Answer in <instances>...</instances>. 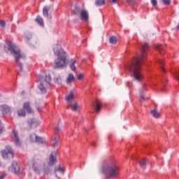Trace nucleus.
Listing matches in <instances>:
<instances>
[{"instance_id": "1", "label": "nucleus", "mask_w": 179, "mask_h": 179, "mask_svg": "<svg viewBox=\"0 0 179 179\" xmlns=\"http://www.w3.org/2000/svg\"><path fill=\"white\" fill-rule=\"evenodd\" d=\"M140 54L134 57L129 66V71L134 76L135 80L137 82H141L142 80V73H141V69L142 66L147 59L148 50H149V43L147 42L142 43L140 45Z\"/></svg>"}, {"instance_id": "2", "label": "nucleus", "mask_w": 179, "mask_h": 179, "mask_svg": "<svg viewBox=\"0 0 179 179\" xmlns=\"http://www.w3.org/2000/svg\"><path fill=\"white\" fill-rule=\"evenodd\" d=\"M55 57H57L54 61V69H64L68 65V54L64 50L60 49L58 45H55L53 48Z\"/></svg>"}, {"instance_id": "3", "label": "nucleus", "mask_w": 179, "mask_h": 179, "mask_svg": "<svg viewBox=\"0 0 179 179\" xmlns=\"http://www.w3.org/2000/svg\"><path fill=\"white\" fill-rule=\"evenodd\" d=\"M4 51L6 52H10L11 55L15 58L17 65L19 66L21 72H23V64L20 63V59H24L26 58V55L22 54L20 50L16 47V45L13 44L12 42H8L4 45Z\"/></svg>"}, {"instance_id": "4", "label": "nucleus", "mask_w": 179, "mask_h": 179, "mask_svg": "<svg viewBox=\"0 0 179 179\" xmlns=\"http://www.w3.org/2000/svg\"><path fill=\"white\" fill-rule=\"evenodd\" d=\"M102 173L110 178H115L120 174V168L115 164L105 165L102 167Z\"/></svg>"}, {"instance_id": "5", "label": "nucleus", "mask_w": 179, "mask_h": 179, "mask_svg": "<svg viewBox=\"0 0 179 179\" xmlns=\"http://www.w3.org/2000/svg\"><path fill=\"white\" fill-rule=\"evenodd\" d=\"M41 83L38 85V87L42 94H45L47 93V87L50 86V82H51V76L48 74L45 77L40 78Z\"/></svg>"}, {"instance_id": "6", "label": "nucleus", "mask_w": 179, "mask_h": 179, "mask_svg": "<svg viewBox=\"0 0 179 179\" xmlns=\"http://www.w3.org/2000/svg\"><path fill=\"white\" fill-rule=\"evenodd\" d=\"M44 164H45V162H43V160L40 159H34L32 169L34 173L36 174H40V173L43 171V167H44Z\"/></svg>"}, {"instance_id": "7", "label": "nucleus", "mask_w": 179, "mask_h": 179, "mask_svg": "<svg viewBox=\"0 0 179 179\" xmlns=\"http://www.w3.org/2000/svg\"><path fill=\"white\" fill-rule=\"evenodd\" d=\"M1 156L3 159H13V150L10 146H7L1 151Z\"/></svg>"}, {"instance_id": "8", "label": "nucleus", "mask_w": 179, "mask_h": 179, "mask_svg": "<svg viewBox=\"0 0 179 179\" xmlns=\"http://www.w3.org/2000/svg\"><path fill=\"white\" fill-rule=\"evenodd\" d=\"M12 114V110H10V107L7 105L0 106V117H5V115H10Z\"/></svg>"}, {"instance_id": "9", "label": "nucleus", "mask_w": 179, "mask_h": 179, "mask_svg": "<svg viewBox=\"0 0 179 179\" xmlns=\"http://www.w3.org/2000/svg\"><path fill=\"white\" fill-rule=\"evenodd\" d=\"M79 17L80 20L87 22L89 20V11L86 9H82L79 14Z\"/></svg>"}, {"instance_id": "10", "label": "nucleus", "mask_w": 179, "mask_h": 179, "mask_svg": "<svg viewBox=\"0 0 179 179\" xmlns=\"http://www.w3.org/2000/svg\"><path fill=\"white\" fill-rule=\"evenodd\" d=\"M10 170H11L12 173H15V174H20V167L17 165V162H13Z\"/></svg>"}, {"instance_id": "11", "label": "nucleus", "mask_w": 179, "mask_h": 179, "mask_svg": "<svg viewBox=\"0 0 179 179\" xmlns=\"http://www.w3.org/2000/svg\"><path fill=\"white\" fill-rule=\"evenodd\" d=\"M25 41H28L29 44L34 47L36 45V39H31V34L30 32H27L25 34Z\"/></svg>"}, {"instance_id": "12", "label": "nucleus", "mask_w": 179, "mask_h": 179, "mask_svg": "<svg viewBox=\"0 0 179 179\" xmlns=\"http://www.w3.org/2000/svg\"><path fill=\"white\" fill-rule=\"evenodd\" d=\"M57 163V152H53L50 154L48 164L49 166H52Z\"/></svg>"}, {"instance_id": "13", "label": "nucleus", "mask_w": 179, "mask_h": 179, "mask_svg": "<svg viewBox=\"0 0 179 179\" xmlns=\"http://www.w3.org/2000/svg\"><path fill=\"white\" fill-rule=\"evenodd\" d=\"M13 137L14 138V143L16 146H20L22 145V143H20V138L17 135V131H13Z\"/></svg>"}, {"instance_id": "14", "label": "nucleus", "mask_w": 179, "mask_h": 179, "mask_svg": "<svg viewBox=\"0 0 179 179\" xmlns=\"http://www.w3.org/2000/svg\"><path fill=\"white\" fill-rule=\"evenodd\" d=\"M23 108L28 114H32L33 110H31V107L30 106V102L24 103Z\"/></svg>"}, {"instance_id": "15", "label": "nucleus", "mask_w": 179, "mask_h": 179, "mask_svg": "<svg viewBox=\"0 0 179 179\" xmlns=\"http://www.w3.org/2000/svg\"><path fill=\"white\" fill-rule=\"evenodd\" d=\"M43 15L48 19H51V13H50V7L45 6L43 9Z\"/></svg>"}, {"instance_id": "16", "label": "nucleus", "mask_w": 179, "mask_h": 179, "mask_svg": "<svg viewBox=\"0 0 179 179\" xmlns=\"http://www.w3.org/2000/svg\"><path fill=\"white\" fill-rule=\"evenodd\" d=\"M82 11V9H80V7L74 5L71 7V12L73 13V15H80V12Z\"/></svg>"}, {"instance_id": "17", "label": "nucleus", "mask_w": 179, "mask_h": 179, "mask_svg": "<svg viewBox=\"0 0 179 179\" xmlns=\"http://www.w3.org/2000/svg\"><path fill=\"white\" fill-rule=\"evenodd\" d=\"M101 107H103V103L99 101V99H96L95 105V110L96 111V114H99V113L101 111Z\"/></svg>"}, {"instance_id": "18", "label": "nucleus", "mask_w": 179, "mask_h": 179, "mask_svg": "<svg viewBox=\"0 0 179 179\" xmlns=\"http://www.w3.org/2000/svg\"><path fill=\"white\" fill-rule=\"evenodd\" d=\"M155 48H156V50H157L158 52L161 53L162 55H163V54H164V52H165L164 45L158 43L156 45Z\"/></svg>"}, {"instance_id": "19", "label": "nucleus", "mask_w": 179, "mask_h": 179, "mask_svg": "<svg viewBox=\"0 0 179 179\" xmlns=\"http://www.w3.org/2000/svg\"><path fill=\"white\" fill-rule=\"evenodd\" d=\"M73 80H75V76H73V73H69V77L67 78V80H66L67 85H70V83H72Z\"/></svg>"}, {"instance_id": "20", "label": "nucleus", "mask_w": 179, "mask_h": 179, "mask_svg": "<svg viewBox=\"0 0 179 179\" xmlns=\"http://www.w3.org/2000/svg\"><path fill=\"white\" fill-rule=\"evenodd\" d=\"M145 90H146V89H145V86L143 87V90L140 92V103H142V101H145V100H146V99L145 98V95L143 92H145Z\"/></svg>"}, {"instance_id": "21", "label": "nucleus", "mask_w": 179, "mask_h": 179, "mask_svg": "<svg viewBox=\"0 0 179 179\" xmlns=\"http://www.w3.org/2000/svg\"><path fill=\"white\" fill-rule=\"evenodd\" d=\"M35 21L36 22V23H38L40 26H44V20L40 16H37L35 19Z\"/></svg>"}, {"instance_id": "22", "label": "nucleus", "mask_w": 179, "mask_h": 179, "mask_svg": "<svg viewBox=\"0 0 179 179\" xmlns=\"http://www.w3.org/2000/svg\"><path fill=\"white\" fill-rule=\"evenodd\" d=\"M57 171H60V173L64 174V173H65V168L62 167L61 165L57 166L55 168V172L57 173Z\"/></svg>"}, {"instance_id": "23", "label": "nucleus", "mask_w": 179, "mask_h": 179, "mask_svg": "<svg viewBox=\"0 0 179 179\" xmlns=\"http://www.w3.org/2000/svg\"><path fill=\"white\" fill-rule=\"evenodd\" d=\"M19 117H26V111L24 109H20L17 111Z\"/></svg>"}, {"instance_id": "24", "label": "nucleus", "mask_w": 179, "mask_h": 179, "mask_svg": "<svg viewBox=\"0 0 179 179\" xmlns=\"http://www.w3.org/2000/svg\"><path fill=\"white\" fill-rule=\"evenodd\" d=\"M76 63V61L73 60V59H72L70 61V68L74 71H76V66H75Z\"/></svg>"}, {"instance_id": "25", "label": "nucleus", "mask_w": 179, "mask_h": 179, "mask_svg": "<svg viewBox=\"0 0 179 179\" xmlns=\"http://www.w3.org/2000/svg\"><path fill=\"white\" fill-rule=\"evenodd\" d=\"M66 101H71L73 100V91L70 92L68 96H66Z\"/></svg>"}, {"instance_id": "26", "label": "nucleus", "mask_w": 179, "mask_h": 179, "mask_svg": "<svg viewBox=\"0 0 179 179\" xmlns=\"http://www.w3.org/2000/svg\"><path fill=\"white\" fill-rule=\"evenodd\" d=\"M151 115L154 118H159L160 117V113H158L156 110H151Z\"/></svg>"}, {"instance_id": "27", "label": "nucleus", "mask_w": 179, "mask_h": 179, "mask_svg": "<svg viewBox=\"0 0 179 179\" xmlns=\"http://www.w3.org/2000/svg\"><path fill=\"white\" fill-rule=\"evenodd\" d=\"M117 36H112L109 38V43L110 44H117Z\"/></svg>"}, {"instance_id": "28", "label": "nucleus", "mask_w": 179, "mask_h": 179, "mask_svg": "<svg viewBox=\"0 0 179 179\" xmlns=\"http://www.w3.org/2000/svg\"><path fill=\"white\" fill-rule=\"evenodd\" d=\"M36 143L42 144L45 143V139L43 138H41L40 136L36 137V141H35Z\"/></svg>"}, {"instance_id": "29", "label": "nucleus", "mask_w": 179, "mask_h": 179, "mask_svg": "<svg viewBox=\"0 0 179 179\" xmlns=\"http://www.w3.org/2000/svg\"><path fill=\"white\" fill-rule=\"evenodd\" d=\"M106 3V0H96L95 5L96 6H101V5H104Z\"/></svg>"}, {"instance_id": "30", "label": "nucleus", "mask_w": 179, "mask_h": 179, "mask_svg": "<svg viewBox=\"0 0 179 179\" xmlns=\"http://www.w3.org/2000/svg\"><path fill=\"white\" fill-rule=\"evenodd\" d=\"M42 170H43V171L45 172V174H50V173H51L50 168L45 166V164H44L43 167L42 168Z\"/></svg>"}, {"instance_id": "31", "label": "nucleus", "mask_w": 179, "mask_h": 179, "mask_svg": "<svg viewBox=\"0 0 179 179\" xmlns=\"http://www.w3.org/2000/svg\"><path fill=\"white\" fill-rule=\"evenodd\" d=\"M29 139H30L31 142H36V141L37 139V135L36 134H31Z\"/></svg>"}, {"instance_id": "32", "label": "nucleus", "mask_w": 179, "mask_h": 179, "mask_svg": "<svg viewBox=\"0 0 179 179\" xmlns=\"http://www.w3.org/2000/svg\"><path fill=\"white\" fill-rule=\"evenodd\" d=\"M55 83H57V85H61L62 83V78H61V76H58L55 78Z\"/></svg>"}, {"instance_id": "33", "label": "nucleus", "mask_w": 179, "mask_h": 179, "mask_svg": "<svg viewBox=\"0 0 179 179\" xmlns=\"http://www.w3.org/2000/svg\"><path fill=\"white\" fill-rule=\"evenodd\" d=\"M71 108L72 111H78L79 106H78V103L76 102L73 105H71Z\"/></svg>"}, {"instance_id": "34", "label": "nucleus", "mask_w": 179, "mask_h": 179, "mask_svg": "<svg viewBox=\"0 0 179 179\" xmlns=\"http://www.w3.org/2000/svg\"><path fill=\"white\" fill-rule=\"evenodd\" d=\"M158 64H159V65H161V69H162V72H166V69H164V67H163V66L164 65V62H163V60H162V59L158 60Z\"/></svg>"}, {"instance_id": "35", "label": "nucleus", "mask_w": 179, "mask_h": 179, "mask_svg": "<svg viewBox=\"0 0 179 179\" xmlns=\"http://www.w3.org/2000/svg\"><path fill=\"white\" fill-rule=\"evenodd\" d=\"M146 163H147V161L145 158L139 161V164L141 167H145V166H146Z\"/></svg>"}, {"instance_id": "36", "label": "nucleus", "mask_w": 179, "mask_h": 179, "mask_svg": "<svg viewBox=\"0 0 179 179\" xmlns=\"http://www.w3.org/2000/svg\"><path fill=\"white\" fill-rule=\"evenodd\" d=\"M164 5H170L171 0H162Z\"/></svg>"}, {"instance_id": "37", "label": "nucleus", "mask_w": 179, "mask_h": 179, "mask_svg": "<svg viewBox=\"0 0 179 179\" xmlns=\"http://www.w3.org/2000/svg\"><path fill=\"white\" fill-rule=\"evenodd\" d=\"M151 3L152 6H157V0H152Z\"/></svg>"}, {"instance_id": "38", "label": "nucleus", "mask_w": 179, "mask_h": 179, "mask_svg": "<svg viewBox=\"0 0 179 179\" xmlns=\"http://www.w3.org/2000/svg\"><path fill=\"white\" fill-rule=\"evenodd\" d=\"M84 75L80 73L77 76V79H78V80H82V79H83Z\"/></svg>"}, {"instance_id": "39", "label": "nucleus", "mask_w": 179, "mask_h": 179, "mask_svg": "<svg viewBox=\"0 0 179 179\" xmlns=\"http://www.w3.org/2000/svg\"><path fill=\"white\" fill-rule=\"evenodd\" d=\"M58 141L57 140V137H55L53 139V146L54 148H55V146H57V143Z\"/></svg>"}, {"instance_id": "40", "label": "nucleus", "mask_w": 179, "mask_h": 179, "mask_svg": "<svg viewBox=\"0 0 179 179\" xmlns=\"http://www.w3.org/2000/svg\"><path fill=\"white\" fill-rule=\"evenodd\" d=\"M0 26H1V27H5V26H6V22H5V21H0Z\"/></svg>"}, {"instance_id": "41", "label": "nucleus", "mask_w": 179, "mask_h": 179, "mask_svg": "<svg viewBox=\"0 0 179 179\" xmlns=\"http://www.w3.org/2000/svg\"><path fill=\"white\" fill-rule=\"evenodd\" d=\"M3 126H2V122L0 121V134H2Z\"/></svg>"}, {"instance_id": "42", "label": "nucleus", "mask_w": 179, "mask_h": 179, "mask_svg": "<svg viewBox=\"0 0 179 179\" xmlns=\"http://www.w3.org/2000/svg\"><path fill=\"white\" fill-rule=\"evenodd\" d=\"M175 78L176 80H179V73H175Z\"/></svg>"}, {"instance_id": "43", "label": "nucleus", "mask_w": 179, "mask_h": 179, "mask_svg": "<svg viewBox=\"0 0 179 179\" xmlns=\"http://www.w3.org/2000/svg\"><path fill=\"white\" fill-rule=\"evenodd\" d=\"M60 130L59 127H55V134H58L59 131Z\"/></svg>"}, {"instance_id": "44", "label": "nucleus", "mask_w": 179, "mask_h": 179, "mask_svg": "<svg viewBox=\"0 0 179 179\" xmlns=\"http://www.w3.org/2000/svg\"><path fill=\"white\" fill-rule=\"evenodd\" d=\"M125 2H127V3H132V2H134V0H124Z\"/></svg>"}, {"instance_id": "45", "label": "nucleus", "mask_w": 179, "mask_h": 179, "mask_svg": "<svg viewBox=\"0 0 179 179\" xmlns=\"http://www.w3.org/2000/svg\"><path fill=\"white\" fill-rule=\"evenodd\" d=\"M5 177H6V173H3V175H1V176H0V179H3V178H5Z\"/></svg>"}, {"instance_id": "46", "label": "nucleus", "mask_w": 179, "mask_h": 179, "mask_svg": "<svg viewBox=\"0 0 179 179\" xmlns=\"http://www.w3.org/2000/svg\"><path fill=\"white\" fill-rule=\"evenodd\" d=\"M36 107L38 111H39V113H41V108H40V106H36Z\"/></svg>"}, {"instance_id": "47", "label": "nucleus", "mask_w": 179, "mask_h": 179, "mask_svg": "<svg viewBox=\"0 0 179 179\" xmlns=\"http://www.w3.org/2000/svg\"><path fill=\"white\" fill-rule=\"evenodd\" d=\"M29 122H30V127H31L33 125V120L29 121Z\"/></svg>"}, {"instance_id": "48", "label": "nucleus", "mask_w": 179, "mask_h": 179, "mask_svg": "<svg viewBox=\"0 0 179 179\" xmlns=\"http://www.w3.org/2000/svg\"><path fill=\"white\" fill-rule=\"evenodd\" d=\"M113 3H115L117 2V0H112Z\"/></svg>"}, {"instance_id": "49", "label": "nucleus", "mask_w": 179, "mask_h": 179, "mask_svg": "<svg viewBox=\"0 0 179 179\" xmlns=\"http://www.w3.org/2000/svg\"><path fill=\"white\" fill-rule=\"evenodd\" d=\"M56 177H57L58 179H61V178H59V176H58L57 174H56Z\"/></svg>"}, {"instance_id": "50", "label": "nucleus", "mask_w": 179, "mask_h": 179, "mask_svg": "<svg viewBox=\"0 0 179 179\" xmlns=\"http://www.w3.org/2000/svg\"><path fill=\"white\" fill-rule=\"evenodd\" d=\"M162 92H166V90H164V89H162Z\"/></svg>"}, {"instance_id": "51", "label": "nucleus", "mask_w": 179, "mask_h": 179, "mask_svg": "<svg viewBox=\"0 0 179 179\" xmlns=\"http://www.w3.org/2000/svg\"><path fill=\"white\" fill-rule=\"evenodd\" d=\"M92 145L96 146V144H95V143H93Z\"/></svg>"}, {"instance_id": "52", "label": "nucleus", "mask_w": 179, "mask_h": 179, "mask_svg": "<svg viewBox=\"0 0 179 179\" xmlns=\"http://www.w3.org/2000/svg\"><path fill=\"white\" fill-rule=\"evenodd\" d=\"M69 106H67V109L69 110Z\"/></svg>"}, {"instance_id": "53", "label": "nucleus", "mask_w": 179, "mask_h": 179, "mask_svg": "<svg viewBox=\"0 0 179 179\" xmlns=\"http://www.w3.org/2000/svg\"><path fill=\"white\" fill-rule=\"evenodd\" d=\"M0 166H1V162H0Z\"/></svg>"}]
</instances>
